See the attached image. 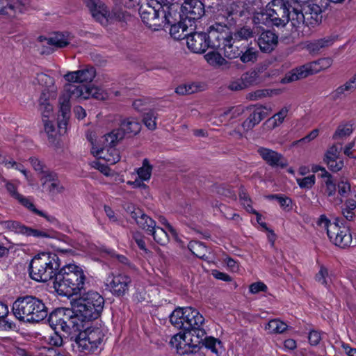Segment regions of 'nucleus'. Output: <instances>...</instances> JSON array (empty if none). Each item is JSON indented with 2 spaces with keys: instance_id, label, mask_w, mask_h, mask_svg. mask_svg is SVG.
<instances>
[{
  "instance_id": "nucleus-1",
  "label": "nucleus",
  "mask_w": 356,
  "mask_h": 356,
  "mask_svg": "<svg viewBox=\"0 0 356 356\" xmlns=\"http://www.w3.org/2000/svg\"><path fill=\"white\" fill-rule=\"evenodd\" d=\"M104 300L96 291H88L74 300L72 309H61L50 315L49 321L54 330L60 329L66 333L83 332L92 320L99 316Z\"/></svg>"
},
{
  "instance_id": "nucleus-2",
  "label": "nucleus",
  "mask_w": 356,
  "mask_h": 356,
  "mask_svg": "<svg viewBox=\"0 0 356 356\" xmlns=\"http://www.w3.org/2000/svg\"><path fill=\"white\" fill-rule=\"evenodd\" d=\"M140 128V122L130 118L122 122L120 128L113 129L102 136H98L94 131H88L86 138L91 145V154L111 165L116 163L120 159L119 151L115 148L117 144L123 139L125 133L137 134Z\"/></svg>"
},
{
  "instance_id": "nucleus-3",
  "label": "nucleus",
  "mask_w": 356,
  "mask_h": 356,
  "mask_svg": "<svg viewBox=\"0 0 356 356\" xmlns=\"http://www.w3.org/2000/svg\"><path fill=\"white\" fill-rule=\"evenodd\" d=\"M86 281L83 268L73 263L65 265L58 271L54 285L60 295L71 296L84 289Z\"/></svg>"
},
{
  "instance_id": "nucleus-4",
  "label": "nucleus",
  "mask_w": 356,
  "mask_h": 356,
  "mask_svg": "<svg viewBox=\"0 0 356 356\" xmlns=\"http://www.w3.org/2000/svg\"><path fill=\"white\" fill-rule=\"evenodd\" d=\"M294 7L287 5L284 0H273L264 10L254 14L253 21L267 26H284L289 22L292 24Z\"/></svg>"
},
{
  "instance_id": "nucleus-5",
  "label": "nucleus",
  "mask_w": 356,
  "mask_h": 356,
  "mask_svg": "<svg viewBox=\"0 0 356 356\" xmlns=\"http://www.w3.org/2000/svg\"><path fill=\"white\" fill-rule=\"evenodd\" d=\"M108 92L96 85H75L66 83L60 93V99L63 110L66 112L69 109L68 99L86 100L94 98L97 100H106L108 98Z\"/></svg>"
},
{
  "instance_id": "nucleus-6",
  "label": "nucleus",
  "mask_w": 356,
  "mask_h": 356,
  "mask_svg": "<svg viewBox=\"0 0 356 356\" xmlns=\"http://www.w3.org/2000/svg\"><path fill=\"white\" fill-rule=\"evenodd\" d=\"M12 309L17 318L26 322H40L48 314L44 304L33 296L17 298L14 302Z\"/></svg>"
},
{
  "instance_id": "nucleus-7",
  "label": "nucleus",
  "mask_w": 356,
  "mask_h": 356,
  "mask_svg": "<svg viewBox=\"0 0 356 356\" xmlns=\"http://www.w3.org/2000/svg\"><path fill=\"white\" fill-rule=\"evenodd\" d=\"M59 266V259L56 254L42 252L32 259L30 264V276L35 281L46 282L56 277Z\"/></svg>"
},
{
  "instance_id": "nucleus-8",
  "label": "nucleus",
  "mask_w": 356,
  "mask_h": 356,
  "mask_svg": "<svg viewBox=\"0 0 356 356\" xmlns=\"http://www.w3.org/2000/svg\"><path fill=\"white\" fill-rule=\"evenodd\" d=\"M104 337V330L102 327H87L76 337L72 344L73 349L80 356L90 354L101 346Z\"/></svg>"
},
{
  "instance_id": "nucleus-9",
  "label": "nucleus",
  "mask_w": 356,
  "mask_h": 356,
  "mask_svg": "<svg viewBox=\"0 0 356 356\" xmlns=\"http://www.w3.org/2000/svg\"><path fill=\"white\" fill-rule=\"evenodd\" d=\"M92 17L103 26L125 20L126 15L120 8L110 10L102 0H83Z\"/></svg>"
},
{
  "instance_id": "nucleus-10",
  "label": "nucleus",
  "mask_w": 356,
  "mask_h": 356,
  "mask_svg": "<svg viewBox=\"0 0 356 356\" xmlns=\"http://www.w3.org/2000/svg\"><path fill=\"white\" fill-rule=\"evenodd\" d=\"M332 65L330 58H322L317 60L306 63L286 73L281 79L282 83H288L305 79L310 75L325 70Z\"/></svg>"
},
{
  "instance_id": "nucleus-11",
  "label": "nucleus",
  "mask_w": 356,
  "mask_h": 356,
  "mask_svg": "<svg viewBox=\"0 0 356 356\" xmlns=\"http://www.w3.org/2000/svg\"><path fill=\"white\" fill-rule=\"evenodd\" d=\"M292 15V26L299 27L301 24H305L307 26H315L321 22L322 9L315 3H308L301 8L299 5H296Z\"/></svg>"
},
{
  "instance_id": "nucleus-12",
  "label": "nucleus",
  "mask_w": 356,
  "mask_h": 356,
  "mask_svg": "<svg viewBox=\"0 0 356 356\" xmlns=\"http://www.w3.org/2000/svg\"><path fill=\"white\" fill-rule=\"evenodd\" d=\"M106 289L115 296L122 297L127 294L131 286V278L124 273H108L105 278Z\"/></svg>"
},
{
  "instance_id": "nucleus-13",
  "label": "nucleus",
  "mask_w": 356,
  "mask_h": 356,
  "mask_svg": "<svg viewBox=\"0 0 356 356\" xmlns=\"http://www.w3.org/2000/svg\"><path fill=\"white\" fill-rule=\"evenodd\" d=\"M200 343L199 338L193 339V334L190 332H180L175 334L170 341L171 347L181 355L195 352Z\"/></svg>"
},
{
  "instance_id": "nucleus-14",
  "label": "nucleus",
  "mask_w": 356,
  "mask_h": 356,
  "mask_svg": "<svg viewBox=\"0 0 356 356\" xmlns=\"http://www.w3.org/2000/svg\"><path fill=\"white\" fill-rule=\"evenodd\" d=\"M207 36L210 47L221 49L233 38L227 25L222 24L221 22L211 25L208 31Z\"/></svg>"
},
{
  "instance_id": "nucleus-15",
  "label": "nucleus",
  "mask_w": 356,
  "mask_h": 356,
  "mask_svg": "<svg viewBox=\"0 0 356 356\" xmlns=\"http://www.w3.org/2000/svg\"><path fill=\"white\" fill-rule=\"evenodd\" d=\"M140 17L144 24L154 30L161 28V10L149 1L147 4L140 6L139 10Z\"/></svg>"
},
{
  "instance_id": "nucleus-16",
  "label": "nucleus",
  "mask_w": 356,
  "mask_h": 356,
  "mask_svg": "<svg viewBox=\"0 0 356 356\" xmlns=\"http://www.w3.org/2000/svg\"><path fill=\"white\" fill-rule=\"evenodd\" d=\"M186 312L187 313L185 315L186 318L185 330L197 332V338H202L205 334L204 330L202 328L204 323V318L197 309L193 307H186Z\"/></svg>"
},
{
  "instance_id": "nucleus-17",
  "label": "nucleus",
  "mask_w": 356,
  "mask_h": 356,
  "mask_svg": "<svg viewBox=\"0 0 356 356\" xmlns=\"http://www.w3.org/2000/svg\"><path fill=\"white\" fill-rule=\"evenodd\" d=\"M328 237L334 245L344 248L352 243V236L348 227L332 225L328 231Z\"/></svg>"
},
{
  "instance_id": "nucleus-18",
  "label": "nucleus",
  "mask_w": 356,
  "mask_h": 356,
  "mask_svg": "<svg viewBox=\"0 0 356 356\" xmlns=\"http://www.w3.org/2000/svg\"><path fill=\"white\" fill-rule=\"evenodd\" d=\"M29 0H0V15L15 17L26 10Z\"/></svg>"
},
{
  "instance_id": "nucleus-19",
  "label": "nucleus",
  "mask_w": 356,
  "mask_h": 356,
  "mask_svg": "<svg viewBox=\"0 0 356 356\" xmlns=\"http://www.w3.org/2000/svg\"><path fill=\"white\" fill-rule=\"evenodd\" d=\"M246 111H250V113L249 116L241 124L244 131L252 129L268 115V108L265 106H247Z\"/></svg>"
},
{
  "instance_id": "nucleus-20",
  "label": "nucleus",
  "mask_w": 356,
  "mask_h": 356,
  "mask_svg": "<svg viewBox=\"0 0 356 356\" xmlns=\"http://www.w3.org/2000/svg\"><path fill=\"white\" fill-rule=\"evenodd\" d=\"M186 44L191 51L196 54H202L210 47L207 34L202 32L188 34Z\"/></svg>"
},
{
  "instance_id": "nucleus-21",
  "label": "nucleus",
  "mask_w": 356,
  "mask_h": 356,
  "mask_svg": "<svg viewBox=\"0 0 356 356\" xmlns=\"http://www.w3.org/2000/svg\"><path fill=\"white\" fill-rule=\"evenodd\" d=\"M127 212L136 224L147 234H149L153 229H155L156 222L147 215L144 213L140 209L136 208L134 205H129L127 208Z\"/></svg>"
},
{
  "instance_id": "nucleus-22",
  "label": "nucleus",
  "mask_w": 356,
  "mask_h": 356,
  "mask_svg": "<svg viewBox=\"0 0 356 356\" xmlns=\"http://www.w3.org/2000/svg\"><path fill=\"white\" fill-rule=\"evenodd\" d=\"M96 76V71L93 67L68 72L64 75L65 80L67 83L91 82Z\"/></svg>"
},
{
  "instance_id": "nucleus-23",
  "label": "nucleus",
  "mask_w": 356,
  "mask_h": 356,
  "mask_svg": "<svg viewBox=\"0 0 356 356\" xmlns=\"http://www.w3.org/2000/svg\"><path fill=\"white\" fill-rule=\"evenodd\" d=\"M41 181L43 189L50 195L60 194L65 191L64 186L58 179L57 175L54 172L44 173Z\"/></svg>"
},
{
  "instance_id": "nucleus-24",
  "label": "nucleus",
  "mask_w": 356,
  "mask_h": 356,
  "mask_svg": "<svg viewBox=\"0 0 356 356\" xmlns=\"http://www.w3.org/2000/svg\"><path fill=\"white\" fill-rule=\"evenodd\" d=\"M183 15L189 21L200 18L204 14L202 3L199 0H185L181 7Z\"/></svg>"
},
{
  "instance_id": "nucleus-25",
  "label": "nucleus",
  "mask_w": 356,
  "mask_h": 356,
  "mask_svg": "<svg viewBox=\"0 0 356 356\" xmlns=\"http://www.w3.org/2000/svg\"><path fill=\"white\" fill-rule=\"evenodd\" d=\"M33 83L41 86V95L45 93L50 97H56L57 87L55 85L54 79L50 76L44 73L37 74Z\"/></svg>"
},
{
  "instance_id": "nucleus-26",
  "label": "nucleus",
  "mask_w": 356,
  "mask_h": 356,
  "mask_svg": "<svg viewBox=\"0 0 356 356\" xmlns=\"http://www.w3.org/2000/svg\"><path fill=\"white\" fill-rule=\"evenodd\" d=\"M257 152L261 157L271 166L284 168L287 165V162L283 159L282 156L272 149L259 147L257 149Z\"/></svg>"
},
{
  "instance_id": "nucleus-27",
  "label": "nucleus",
  "mask_w": 356,
  "mask_h": 356,
  "mask_svg": "<svg viewBox=\"0 0 356 356\" xmlns=\"http://www.w3.org/2000/svg\"><path fill=\"white\" fill-rule=\"evenodd\" d=\"M257 42L261 51L270 53L276 47L278 43V37L273 31H264L259 35Z\"/></svg>"
},
{
  "instance_id": "nucleus-28",
  "label": "nucleus",
  "mask_w": 356,
  "mask_h": 356,
  "mask_svg": "<svg viewBox=\"0 0 356 356\" xmlns=\"http://www.w3.org/2000/svg\"><path fill=\"white\" fill-rule=\"evenodd\" d=\"M178 5L175 4L161 9V27L180 22L181 15L178 12Z\"/></svg>"
},
{
  "instance_id": "nucleus-29",
  "label": "nucleus",
  "mask_w": 356,
  "mask_h": 356,
  "mask_svg": "<svg viewBox=\"0 0 356 356\" xmlns=\"http://www.w3.org/2000/svg\"><path fill=\"white\" fill-rule=\"evenodd\" d=\"M246 111V106L237 105L226 108L218 117V120L213 122V124L218 125L225 121H230L241 116Z\"/></svg>"
},
{
  "instance_id": "nucleus-30",
  "label": "nucleus",
  "mask_w": 356,
  "mask_h": 356,
  "mask_svg": "<svg viewBox=\"0 0 356 356\" xmlns=\"http://www.w3.org/2000/svg\"><path fill=\"white\" fill-rule=\"evenodd\" d=\"M73 36L68 32L55 33L47 38H44L47 44L57 48H63L68 45L72 40Z\"/></svg>"
},
{
  "instance_id": "nucleus-31",
  "label": "nucleus",
  "mask_w": 356,
  "mask_h": 356,
  "mask_svg": "<svg viewBox=\"0 0 356 356\" xmlns=\"http://www.w3.org/2000/svg\"><path fill=\"white\" fill-rule=\"evenodd\" d=\"M186 313V307L175 309L170 316V321L172 325L178 329L185 330V324L186 323L185 315Z\"/></svg>"
},
{
  "instance_id": "nucleus-32",
  "label": "nucleus",
  "mask_w": 356,
  "mask_h": 356,
  "mask_svg": "<svg viewBox=\"0 0 356 356\" xmlns=\"http://www.w3.org/2000/svg\"><path fill=\"white\" fill-rule=\"evenodd\" d=\"M56 97H50L48 95H40L39 98V110L41 112L43 119H49L53 112V105L50 103L51 100Z\"/></svg>"
},
{
  "instance_id": "nucleus-33",
  "label": "nucleus",
  "mask_w": 356,
  "mask_h": 356,
  "mask_svg": "<svg viewBox=\"0 0 356 356\" xmlns=\"http://www.w3.org/2000/svg\"><path fill=\"white\" fill-rule=\"evenodd\" d=\"M207 62L211 66L218 68H229L228 62L218 52L209 51L204 55Z\"/></svg>"
},
{
  "instance_id": "nucleus-34",
  "label": "nucleus",
  "mask_w": 356,
  "mask_h": 356,
  "mask_svg": "<svg viewBox=\"0 0 356 356\" xmlns=\"http://www.w3.org/2000/svg\"><path fill=\"white\" fill-rule=\"evenodd\" d=\"M291 110V106H284L281 109L267 120L272 129L280 126L287 117Z\"/></svg>"
},
{
  "instance_id": "nucleus-35",
  "label": "nucleus",
  "mask_w": 356,
  "mask_h": 356,
  "mask_svg": "<svg viewBox=\"0 0 356 356\" xmlns=\"http://www.w3.org/2000/svg\"><path fill=\"white\" fill-rule=\"evenodd\" d=\"M203 344L216 356H220L225 350L221 341L213 337H206L203 340Z\"/></svg>"
},
{
  "instance_id": "nucleus-36",
  "label": "nucleus",
  "mask_w": 356,
  "mask_h": 356,
  "mask_svg": "<svg viewBox=\"0 0 356 356\" xmlns=\"http://www.w3.org/2000/svg\"><path fill=\"white\" fill-rule=\"evenodd\" d=\"M186 19L172 24L170 26V34L176 40L186 38L188 33L187 32V25L185 24Z\"/></svg>"
},
{
  "instance_id": "nucleus-37",
  "label": "nucleus",
  "mask_w": 356,
  "mask_h": 356,
  "mask_svg": "<svg viewBox=\"0 0 356 356\" xmlns=\"http://www.w3.org/2000/svg\"><path fill=\"white\" fill-rule=\"evenodd\" d=\"M16 200H18V202L22 204L24 207L29 209L31 211L33 212L34 213L42 216L44 218H46L48 221H52L54 219L53 217H50L47 216L44 212L38 210L35 205L33 203V200L30 197H24L22 195H17V197Z\"/></svg>"
},
{
  "instance_id": "nucleus-38",
  "label": "nucleus",
  "mask_w": 356,
  "mask_h": 356,
  "mask_svg": "<svg viewBox=\"0 0 356 356\" xmlns=\"http://www.w3.org/2000/svg\"><path fill=\"white\" fill-rule=\"evenodd\" d=\"M70 100L71 99H68L67 104L69 105V109L67 111L65 112L63 108V104H62L61 99H60V95L59 96V98H58L59 111L61 113V116H62L61 119H60V117L58 118V127L59 129L60 134H63L66 132L67 120H68V118L70 116V108H71Z\"/></svg>"
},
{
  "instance_id": "nucleus-39",
  "label": "nucleus",
  "mask_w": 356,
  "mask_h": 356,
  "mask_svg": "<svg viewBox=\"0 0 356 356\" xmlns=\"http://www.w3.org/2000/svg\"><path fill=\"white\" fill-rule=\"evenodd\" d=\"M151 234L154 241L161 245H165L170 238L169 232L167 229H164L160 227L155 226V229L149 234Z\"/></svg>"
},
{
  "instance_id": "nucleus-40",
  "label": "nucleus",
  "mask_w": 356,
  "mask_h": 356,
  "mask_svg": "<svg viewBox=\"0 0 356 356\" xmlns=\"http://www.w3.org/2000/svg\"><path fill=\"white\" fill-rule=\"evenodd\" d=\"M265 329L268 333L280 334L287 329V325L279 319H272L267 323Z\"/></svg>"
},
{
  "instance_id": "nucleus-41",
  "label": "nucleus",
  "mask_w": 356,
  "mask_h": 356,
  "mask_svg": "<svg viewBox=\"0 0 356 356\" xmlns=\"http://www.w3.org/2000/svg\"><path fill=\"white\" fill-rule=\"evenodd\" d=\"M282 92V90L280 89H264V90H257L253 92H250L248 94V99L250 100H257L263 97H272L273 95H277Z\"/></svg>"
},
{
  "instance_id": "nucleus-42",
  "label": "nucleus",
  "mask_w": 356,
  "mask_h": 356,
  "mask_svg": "<svg viewBox=\"0 0 356 356\" xmlns=\"http://www.w3.org/2000/svg\"><path fill=\"white\" fill-rule=\"evenodd\" d=\"M242 78L245 84L246 88L257 85L262 81L258 72L252 70L242 74Z\"/></svg>"
},
{
  "instance_id": "nucleus-43",
  "label": "nucleus",
  "mask_w": 356,
  "mask_h": 356,
  "mask_svg": "<svg viewBox=\"0 0 356 356\" xmlns=\"http://www.w3.org/2000/svg\"><path fill=\"white\" fill-rule=\"evenodd\" d=\"M22 232L26 236H32L36 238H55L56 234L52 231H44L29 227H24Z\"/></svg>"
},
{
  "instance_id": "nucleus-44",
  "label": "nucleus",
  "mask_w": 356,
  "mask_h": 356,
  "mask_svg": "<svg viewBox=\"0 0 356 356\" xmlns=\"http://www.w3.org/2000/svg\"><path fill=\"white\" fill-rule=\"evenodd\" d=\"M188 248L193 254L196 257L205 260L208 259V257L206 255V253L207 252V248L203 245L202 243L198 241H191L188 245Z\"/></svg>"
},
{
  "instance_id": "nucleus-45",
  "label": "nucleus",
  "mask_w": 356,
  "mask_h": 356,
  "mask_svg": "<svg viewBox=\"0 0 356 356\" xmlns=\"http://www.w3.org/2000/svg\"><path fill=\"white\" fill-rule=\"evenodd\" d=\"M234 41L232 38L229 42L226 43L222 47L225 56L230 59L237 58L241 56V54L238 47L234 45Z\"/></svg>"
},
{
  "instance_id": "nucleus-46",
  "label": "nucleus",
  "mask_w": 356,
  "mask_h": 356,
  "mask_svg": "<svg viewBox=\"0 0 356 356\" xmlns=\"http://www.w3.org/2000/svg\"><path fill=\"white\" fill-rule=\"evenodd\" d=\"M137 174L142 181H147L150 179L152 175V166L149 161L145 159L143 165L137 170Z\"/></svg>"
},
{
  "instance_id": "nucleus-47",
  "label": "nucleus",
  "mask_w": 356,
  "mask_h": 356,
  "mask_svg": "<svg viewBox=\"0 0 356 356\" xmlns=\"http://www.w3.org/2000/svg\"><path fill=\"white\" fill-rule=\"evenodd\" d=\"M156 112L150 111L144 115L143 121L147 129L154 130L156 128Z\"/></svg>"
},
{
  "instance_id": "nucleus-48",
  "label": "nucleus",
  "mask_w": 356,
  "mask_h": 356,
  "mask_svg": "<svg viewBox=\"0 0 356 356\" xmlns=\"http://www.w3.org/2000/svg\"><path fill=\"white\" fill-rule=\"evenodd\" d=\"M253 37V32L251 28L243 26L238 29L234 33V40H248Z\"/></svg>"
},
{
  "instance_id": "nucleus-49",
  "label": "nucleus",
  "mask_w": 356,
  "mask_h": 356,
  "mask_svg": "<svg viewBox=\"0 0 356 356\" xmlns=\"http://www.w3.org/2000/svg\"><path fill=\"white\" fill-rule=\"evenodd\" d=\"M353 132V128L351 125L345 124L340 125L337 129L333 138L334 139L343 138L350 136Z\"/></svg>"
},
{
  "instance_id": "nucleus-50",
  "label": "nucleus",
  "mask_w": 356,
  "mask_h": 356,
  "mask_svg": "<svg viewBox=\"0 0 356 356\" xmlns=\"http://www.w3.org/2000/svg\"><path fill=\"white\" fill-rule=\"evenodd\" d=\"M296 181L300 188L309 189L314 185L316 177L314 175H312L304 178H297Z\"/></svg>"
},
{
  "instance_id": "nucleus-51",
  "label": "nucleus",
  "mask_w": 356,
  "mask_h": 356,
  "mask_svg": "<svg viewBox=\"0 0 356 356\" xmlns=\"http://www.w3.org/2000/svg\"><path fill=\"white\" fill-rule=\"evenodd\" d=\"M44 131L49 137L50 143H54L56 139L55 128L53 123L49 119H43Z\"/></svg>"
},
{
  "instance_id": "nucleus-52",
  "label": "nucleus",
  "mask_w": 356,
  "mask_h": 356,
  "mask_svg": "<svg viewBox=\"0 0 356 356\" xmlns=\"http://www.w3.org/2000/svg\"><path fill=\"white\" fill-rule=\"evenodd\" d=\"M197 90V87L193 83L183 84L179 86L175 92L181 95H188L195 92Z\"/></svg>"
},
{
  "instance_id": "nucleus-53",
  "label": "nucleus",
  "mask_w": 356,
  "mask_h": 356,
  "mask_svg": "<svg viewBox=\"0 0 356 356\" xmlns=\"http://www.w3.org/2000/svg\"><path fill=\"white\" fill-rule=\"evenodd\" d=\"M257 58V51L252 47L248 48L241 55L243 63L254 62Z\"/></svg>"
},
{
  "instance_id": "nucleus-54",
  "label": "nucleus",
  "mask_w": 356,
  "mask_h": 356,
  "mask_svg": "<svg viewBox=\"0 0 356 356\" xmlns=\"http://www.w3.org/2000/svg\"><path fill=\"white\" fill-rule=\"evenodd\" d=\"M316 280L318 283H320L325 286H327L328 285L330 277H329L328 270L325 267L321 266L318 273L316 275Z\"/></svg>"
},
{
  "instance_id": "nucleus-55",
  "label": "nucleus",
  "mask_w": 356,
  "mask_h": 356,
  "mask_svg": "<svg viewBox=\"0 0 356 356\" xmlns=\"http://www.w3.org/2000/svg\"><path fill=\"white\" fill-rule=\"evenodd\" d=\"M47 343L53 346H60L63 344V339L56 331L44 337Z\"/></svg>"
},
{
  "instance_id": "nucleus-56",
  "label": "nucleus",
  "mask_w": 356,
  "mask_h": 356,
  "mask_svg": "<svg viewBox=\"0 0 356 356\" xmlns=\"http://www.w3.org/2000/svg\"><path fill=\"white\" fill-rule=\"evenodd\" d=\"M317 225L326 230L327 234L328 235V231L332 225H338L337 222H331L330 220L327 218L325 215H321L316 221Z\"/></svg>"
},
{
  "instance_id": "nucleus-57",
  "label": "nucleus",
  "mask_w": 356,
  "mask_h": 356,
  "mask_svg": "<svg viewBox=\"0 0 356 356\" xmlns=\"http://www.w3.org/2000/svg\"><path fill=\"white\" fill-rule=\"evenodd\" d=\"M239 197L241 204L244 207L247 211L250 213L255 212V210L252 208L251 204L252 201L245 192L242 191L239 195Z\"/></svg>"
},
{
  "instance_id": "nucleus-58",
  "label": "nucleus",
  "mask_w": 356,
  "mask_h": 356,
  "mask_svg": "<svg viewBox=\"0 0 356 356\" xmlns=\"http://www.w3.org/2000/svg\"><path fill=\"white\" fill-rule=\"evenodd\" d=\"M271 197L276 199L283 209L290 210L291 209L292 201L290 198L280 195H274Z\"/></svg>"
},
{
  "instance_id": "nucleus-59",
  "label": "nucleus",
  "mask_w": 356,
  "mask_h": 356,
  "mask_svg": "<svg viewBox=\"0 0 356 356\" xmlns=\"http://www.w3.org/2000/svg\"><path fill=\"white\" fill-rule=\"evenodd\" d=\"M325 178H326L325 181V193L328 196H332L336 193V184L333 181L331 175Z\"/></svg>"
},
{
  "instance_id": "nucleus-60",
  "label": "nucleus",
  "mask_w": 356,
  "mask_h": 356,
  "mask_svg": "<svg viewBox=\"0 0 356 356\" xmlns=\"http://www.w3.org/2000/svg\"><path fill=\"white\" fill-rule=\"evenodd\" d=\"M338 192L340 195L346 197L350 192V183L343 179L338 183Z\"/></svg>"
},
{
  "instance_id": "nucleus-61",
  "label": "nucleus",
  "mask_w": 356,
  "mask_h": 356,
  "mask_svg": "<svg viewBox=\"0 0 356 356\" xmlns=\"http://www.w3.org/2000/svg\"><path fill=\"white\" fill-rule=\"evenodd\" d=\"M339 154V149L336 145L331 146L325 152L324 161H330L337 159Z\"/></svg>"
},
{
  "instance_id": "nucleus-62",
  "label": "nucleus",
  "mask_w": 356,
  "mask_h": 356,
  "mask_svg": "<svg viewBox=\"0 0 356 356\" xmlns=\"http://www.w3.org/2000/svg\"><path fill=\"white\" fill-rule=\"evenodd\" d=\"M318 134H319V130L318 129H313L309 134H308L307 136H305L302 138L295 141L293 143V145L295 146V145H297L300 143H309V142L312 141L313 140H314L315 138H316L317 136H318Z\"/></svg>"
},
{
  "instance_id": "nucleus-63",
  "label": "nucleus",
  "mask_w": 356,
  "mask_h": 356,
  "mask_svg": "<svg viewBox=\"0 0 356 356\" xmlns=\"http://www.w3.org/2000/svg\"><path fill=\"white\" fill-rule=\"evenodd\" d=\"M228 88L231 90L234 91L242 90L247 88L245 84L244 83L242 76H241V78L239 79H236L232 81L229 83Z\"/></svg>"
},
{
  "instance_id": "nucleus-64",
  "label": "nucleus",
  "mask_w": 356,
  "mask_h": 356,
  "mask_svg": "<svg viewBox=\"0 0 356 356\" xmlns=\"http://www.w3.org/2000/svg\"><path fill=\"white\" fill-rule=\"evenodd\" d=\"M92 167L97 170H98L100 172L104 175L106 177H110L113 175L114 172L111 170V169L104 164L100 163L99 161H95L92 163Z\"/></svg>"
}]
</instances>
